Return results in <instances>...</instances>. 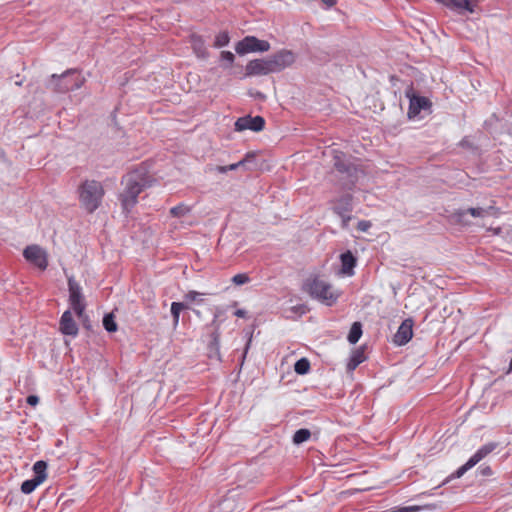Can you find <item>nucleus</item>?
<instances>
[{"label": "nucleus", "mask_w": 512, "mask_h": 512, "mask_svg": "<svg viewBox=\"0 0 512 512\" xmlns=\"http://www.w3.org/2000/svg\"><path fill=\"white\" fill-rule=\"evenodd\" d=\"M151 182L152 180L146 168L142 166L132 170L123 177L122 184L124 189L120 194V201L126 212H129L135 206L138 195L144 188L151 186Z\"/></svg>", "instance_id": "obj_1"}, {"label": "nucleus", "mask_w": 512, "mask_h": 512, "mask_svg": "<svg viewBox=\"0 0 512 512\" xmlns=\"http://www.w3.org/2000/svg\"><path fill=\"white\" fill-rule=\"evenodd\" d=\"M303 290L308 293L311 298L327 306L335 304L340 296V293L334 289L330 283L319 277L306 279L303 284Z\"/></svg>", "instance_id": "obj_2"}, {"label": "nucleus", "mask_w": 512, "mask_h": 512, "mask_svg": "<svg viewBox=\"0 0 512 512\" xmlns=\"http://www.w3.org/2000/svg\"><path fill=\"white\" fill-rule=\"evenodd\" d=\"M78 194L81 207L93 213L101 205L105 191L99 181L85 180L79 186Z\"/></svg>", "instance_id": "obj_3"}, {"label": "nucleus", "mask_w": 512, "mask_h": 512, "mask_svg": "<svg viewBox=\"0 0 512 512\" xmlns=\"http://www.w3.org/2000/svg\"><path fill=\"white\" fill-rule=\"evenodd\" d=\"M84 83V78L75 70H67L61 75L53 74L46 87L56 93H67L70 90L79 89Z\"/></svg>", "instance_id": "obj_4"}, {"label": "nucleus", "mask_w": 512, "mask_h": 512, "mask_svg": "<svg viewBox=\"0 0 512 512\" xmlns=\"http://www.w3.org/2000/svg\"><path fill=\"white\" fill-rule=\"evenodd\" d=\"M498 446L499 444L497 442H489L481 446L464 465L451 475V478L462 477L468 470L491 454Z\"/></svg>", "instance_id": "obj_5"}, {"label": "nucleus", "mask_w": 512, "mask_h": 512, "mask_svg": "<svg viewBox=\"0 0 512 512\" xmlns=\"http://www.w3.org/2000/svg\"><path fill=\"white\" fill-rule=\"evenodd\" d=\"M333 166L335 169L347 175V179L350 185H354L358 180L359 175L362 174V171L359 170L356 166L351 164L345 157V154L342 152H336L333 156Z\"/></svg>", "instance_id": "obj_6"}, {"label": "nucleus", "mask_w": 512, "mask_h": 512, "mask_svg": "<svg viewBox=\"0 0 512 512\" xmlns=\"http://www.w3.org/2000/svg\"><path fill=\"white\" fill-rule=\"evenodd\" d=\"M270 49L268 41L260 40L254 36H246L236 44L235 51L239 55H245L250 52H266Z\"/></svg>", "instance_id": "obj_7"}, {"label": "nucleus", "mask_w": 512, "mask_h": 512, "mask_svg": "<svg viewBox=\"0 0 512 512\" xmlns=\"http://www.w3.org/2000/svg\"><path fill=\"white\" fill-rule=\"evenodd\" d=\"M68 288H69V301L71 304L72 309L75 311L77 316L79 318L82 317L84 310H85V304L83 300V295L81 292V287L77 282H75L73 279L68 280Z\"/></svg>", "instance_id": "obj_8"}, {"label": "nucleus", "mask_w": 512, "mask_h": 512, "mask_svg": "<svg viewBox=\"0 0 512 512\" xmlns=\"http://www.w3.org/2000/svg\"><path fill=\"white\" fill-rule=\"evenodd\" d=\"M268 59L272 73H277L291 66L295 62V55L289 50H281Z\"/></svg>", "instance_id": "obj_9"}, {"label": "nucleus", "mask_w": 512, "mask_h": 512, "mask_svg": "<svg viewBox=\"0 0 512 512\" xmlns=\"http://www.w3.org/2000/svg\"><path fill=\"white\" fill-rule=\"evenodd\" d=\"M23 255L25 259L41 270H45L48 266L47 256L43 249L37 245H30L24 249Z\"/></svg>", "instance_id": "obj_10"}, {"label": "nucleus", "mask_w": 512, "mask_h": 512, "mask_svg": "<svg viewBox=\"0 0 512 512\" xmlns=\"http://www.w3.org/2000/svg\"><path fill=\"white\" fill-rule=\"evenodd\" d=\"M496 211V208L492 205L482 208H468L466 210H458L454 213L455 219L457 222L461 224H468V221L466 220L467 215H471L475 218H484L489 215H494Z\"/></svg>", "instance_id": "obj_11"}, {"label": "nucleus", "mask_w": 512, "mask_h": 512, "mask_svg": "<svg viewBox=\"0 0 512 512\" xmlns=\"http://www.w3.org/2000/svg\"><path fill=\"white\" fill-rule=\"evenodd\" d=\"M265 126V120L261 116H244L237 119L235 122V130L236 131H244V130H252L255 132H259L263 130Z\"/></svg>", "instance_id": "obj_12"}, {"label": "nucleus", "mask_w": 512, "mask_h": 512, "mask_svg": "<svg viewBox=\"0 0 512 512\" xmlns=\"http://www.w3.org/2000/svg\"><path fill=\"white\" fill-rule=\"evenodd\" d=\"M269 59H255L246 65V76H260L272 73Z\"/></svg>", "instance_id": "obj_13"}, {"label": "nucleus", "mask_w": 512, "mask_h": 512, "mask_svg": "<svg viewBox=\"0 0 512 512\" xmlns=\"http://www.w3.org/2000/svg\"><path fill=\"white\" fill-rule=\"evenodd\" d=\"M413 336V320L405 319L399 326L393 341L395 344L402 346L407 344Z\"/></svg>", "instance_id": "obj_14"}, {"label": "nucleus", "mask_w": 512, "mask_h": 512, "mask_svg": "<svg viewBox=\"0 0 512 512\" xmlns=\"http://www.w3.org/2000/svg\"><path fill=\"white\" fill-rule=\"evenodd\" d=\"M59 329L62 334L76 336L78 334V326L72 317L71 311H65L59 322Z\"/></svg>", "instance_id": "obj_15"}, {"label": "nucleus", "mask_w": 512, "mask_h": 512, "mask_svg": "<svg viewBox=\"0 0 512 512\" xmlns=\"http://www.w3.org/2000/svg\"><path fill=\"white\" fill-rule=\"evenodd\" d=\"M431 102L428 98L422 97V96H413L410 98V105L408 110V116L409 118H414L422 110H430Z\"/></svg>", "instance_id": "obj_16"}, {"label": "nucleus", "mask_w": 512, "mask_h": 512, "mask_svg": "<svg viewBox=\"0 0 512 512\" xmlns=\"http://www.w3.org/2000/svg\"><path fill=\"white\" fill-rule=\"evenodd\" d=\"M351 195H345L341 197L336 205L334 206V211L339 214L342 218L343 226L347 225V222L350 220V216H347L346 213L352 210L351 207Z\"/></svg>", "instance_id": "obj_17"}, {"label": "nucleus", "mask_w": 512, "mask_h": 512, "mask_svg": "<svg viewBox=\"0 0 512 512\" xmlns=\"http://www.w3.org/2000/svg\"><path fill=\"white\" fill-rule=\"evenodd\" d=\"M216 318H217V315H215V318L211 323V326L214 327V329L211 333L209 352H210V357L215 355L219 359L220 358V355H219L220 331H219V324H218Z\"/></svg>", "instance_id": "obj_18"}, {"label": "nucleus", "mask_w": 512, "mask_h": 512, "mask_svg": "<svg viewBox=\"0 0 512 512\" xmlns=\"http://www.w3.org/2000/svg\"><path fill=\"white\" fill-rule=\"evenodd\" d=\"M439 3L453 9L459 13L464 11L472 13L474 11L470 0H437Z\"/></svg>", "instance_id": "obj_19"}, {"label": "nucleus", "mask_w": 512, "mask_h": 512, "mask_svg": "<svg viewBox=\"0 0 512 512\" xmlns=\"http://www.w3.org/2000/svg\"><path fill=\"white\" fill-rule=\"evenodd\" d=\"M341 272L345 275L352 276L354 267L356 266V258L350 251L341 254Z\"/></svg>", "instance_id": "obj_20"}, {"label": "nucleus", "mask_w": 512, "mask_h": 512, "mask_svg": "<svg viewBox=\"0 0 512 512\" xmlns=\"http://www.w3.org/2000/svg\"><path fill=\"white\" fill-rule=\"evenodd\" d=\"M191 46L198 58H206L207 57L208 52L204 45V41L202 40V38L200 36H192Z\"/></svg>", "instance_id": "obj_21"}, {"label": "nucleus", "mask_w": 512, "mask_h": 512, "mask_svg": "<svg viewBox=\"0 0 512 512\" xmlns=\"http://www.w3.org/2000/svg\"><path fill=\"white\" fill-rule=\"evenodd\" d=\"M365 360L364 352L362 349H356L353 351L350 360L347 364V369L349 371H353L357 368L359 364H361Z\"/></svg>", "instance_id": "obj_22"}, {"label": "nucleus", "mask_w": 512, "mask_h": 512, "mask_svg": "<svg viewBox=\"0 0 512 512\" xmlns=\"http://www.w3.org/2000/svg\"><path fill=\"white\" fill-rule=\"evenodd\" d=\"M190 306L184 302H172L171 303V315L173 317V324L176 327L179 323L180 313L184 309H189Z\"/></svg>", "instance_id": "obj_23"}, {"label": "nucleus", "mask_w": 512, "mask_h": 512, "mask_svg": "<svg viewBox=\"0 0 512 512\" xmlns=\"http://www.w3.org/2000/svg\"><path fill=\"white\" fill-rule=\"evenodd\" d=\"M361 336L362 324L360 322H354L350 328L347 339L351 344H355L359 341Z\"/></svg>", "instance_id": "obj_24"}, {"label": "nucleus", "mask_w": 512, "mask_h": 512, "mask_svg": "<svg viewBox=\"0 0 512 512\" xmlns=\"http://www.w3.org/2000/svg\"><path fill=\"white\" fill-rule=\"evenodd\" d=\"M41 477H34L32 479L25 480L21 485V491L24 494L32 493L41 482Z\"/></svg>", "instance_id": "obj_25"}, {"label": "nucleus", "mask_w": 512, "mask_h": 512, "mask_svg": "<svg viewBox=\"0 0 512 512\" xmlns=\"http://www.w3.org/2000/svg\"><path fill=\"white\" fill-rule=\"evenodd\" d=\"M202 295H204V293H200V292H197L194 290L188 291L184 295V300H185L184 303H187L189 305V303L193 302V303L200 305L204 302L203 298L201 297Z\"/></svg>", "instance_id": "obj_26"}, {"label": "nucleus", "mask_w": 512, "mask_h": 512, "mask_svg": "<svg viewBox=\"0 0 512 512\" xmlns=\"http://www.w3.org/2000/svg\"><path fill=\"white\" fill-rule=\"evenodd\" d=\"M46 469H47V464L46 462L40 460V461H37L34 465H33V471L35 473V477H41V482L43 483L46 479Z\"/></svg>", "instance_id": "obj_27"}, {"label": "nucleus", "mask_w": 512, "mask_h": 512, "mask_svg": "<svg viewBox=\"0 0 512 512\" xmlns=\"http://www.w3.org/2000/svg\"><path fill=\"white\" fill-rule=\"evenodd\" d=\"M220 508L225 512H233L237 505L235 504L234 497L227 495L219 504Z\"/></svg>", "instance_id": "obj_28"}, {"label": "nucleus", "mask_w": 512, "mask_h": 512, "mask_svg": "<svg viewBox=\"0 0 512 512\" xmlns=\"http://www.w3.org/2000/svg\"><path fill=\"white\" fill-rule=\"evenodd\" d=\"M311 436V432L308 429L302 428L295 432L293 436V442L295 444H301L307 441Z\"/></svg>", "instance_id": "obj_29"}, {"label": "nucleus", "mask_w": 512, "mask_h": 512, "mask_svg": "<svg viewBox=\"0 0 512 512\" xmlns=\"http://www.w3.org/2000/svg\"><path fill=\"white\" fill-rule=\"evenodd\" d=\"M309 369L310 363L306 358L299 359L294 365V370L299 375L306 374L309 371Z\"/></svg>", "instance_id": "obj_30"}, {"label": "nucleus", "mask_w": 512, "mask_h": 512, "mask_svg": "<svg viewBox=\"0 0 512 512\" xmlns=\"http://www.w3.org/2000/svg\"><path fill=\"white\" fill-rule=\"evenodd\" d=\"M103 326L108 332L117 331V324L112 313L106 314L103 318Z\"/></svg>", "instance_id": "obj_31"}, {"label": "nucleus", "mask_w": 512, "mask_h": 512, "mask_svg": "<svg viewBox=\"0 0 512 512\" xmlns=\"http://www.w3.org/2000/svg\"><path fill=\"white\" fill-rule=\"evenodd\" d=\"M248 161V157L245 158V159H242L241 161L237 162V163H234V164H230V165H227V166H217L215 169L216 171H218L219 173H226L228 171H232V170H236L237 168H239L240 166H243L245 165V163Z\"/></svg>", "instance_id": "obj_32"}, {"label": "nucleus", "mask_w": 512, "mask_h": 512, "mask_svg": "<svg viewBox=\"0 0 512 512\" xmlns=\"http://www.w3.org/2000/svg\"><path fill=\"white\" fill-rule=\"evenodd\" d=\"M229 41H230V37H229L228 33L225 31L220 32L215 38L214 46L217 48H221V47L228 45Z\"/></svg>", "instance_id": "obj_33"}, {"label": "nucleus", "mask_w": 512, "mask_h": 512, "mask_svg": "<svg viewBox=\"0 0 512 512\" xmlns=\"http://www.w3.org/2000/svg\"><path fill=\"white\" fill-rule=\"evenodd\" d=\"M190 212V208L184 204L171 208L170 213L175 217H183Z\"/></svg>", "instance_id": "obj_34"}, {"label": "nucleus", "mask_w": 512, "mask_h": 512, "mask_svg": "<svg viewBox=\"0 0 512 512\" xmlns=\"http://www.w3.org/2000/svg\"><path fill=\"white\" fill-rule=\"evenodd\" d=\"M250 280L249 276L245 273H239V274H236L235 276H233L232 278V282L235 284V285H243V284H246L248 283Z\"/></svg>", "instance_id": "obj_35"}, {"label": "nucleus", "mask_w": 512, "mask_h": 512, "mask_svg": "<svg viewBox=\"0 0 512 512\" xmlns=\"http://www.w3.org/2000/svg\"><path fill=\"white\" fill-rule=\"evenodd\" d=\"M234 54L230 51H222L221 52V60L227 63V67L231 66L234 62Z\"/></svg>", "instance_id": "obj_36"}, {"label": "nucleus", "mask_w": 512, "mask_h": 512, "mask_svg": "<svg viewBox=\"0 0 512 512\" xmlns=\"http://www.w3.org/2000/svg\"><path fill=\"white\" fill-rule=\"evenodd\" d=\"M480 474L483 476H491L492 475V469L489 466H480L479 468Z\"/></svg>", "instance_id": "obj_37"}, {"label": "nucleus", "mask_w": 512, "mask_h": 512, "mask_svg": "<svg viewBox=\"0 0 512 512\" xmlns=\"http://www.w3.org/2000/svg\"><path fill=\"white\" fill-rule=\"evenodd\" d=\"M39 402V398L36 395H29L27 397V403L31 406L37 405Z\"/></svg>", "instance_id": "obj_38"}, {"label": "nucleus", "mask_w": 512, "mask_h": 512, "mask_svg": "<svg viewBox=\"0 0 512 512\" xmlns=\"http://www.w3.org/2000/svg\"><path fill=\"white\" fill-rule=\"evenodd\" d=\"M371 224L368 221H360L358 223V229L361 231H367Z\"/></svg>", "instance_id": "obj_39"}, {"label": "nucleus", "mask_w": 512, "mask_h": 512, "mask_svg": "<svg viewBox=\"0 0 512 512\" xmlns=\"http://www.w3.org/2000/svg\"><path fill=\"white\" fill-rule=\"evenodd\" d=\"M419 508L417 506L403 507L398 510V512H415L418 511Z\"/></svg>", "instance_id": "obj_40"}, {"label": "nucleus", "mask_w": 512, "mask_h": 512, "mask_svg": "<svg viewBox=\"0 0 512 512\" xmlns=\"http://www.w3.org/2000/svg\"><path fill=\"white\" fill-rule=\"evenodd\" d=\"M234 314H235V316H237V317L243 318V317H245V315H246V311H245V310H243V309H238V310H236V311H235V313H234Z\"/></svg>", "instance_id": "obj_41"}, {"label": "nucleus", "mask_w": 512, "mask_h": 512, "mask_svg": "<svg viewBox=\"0 0 512 512\" xmlns=\"http://www.w3.org/2000/svg\"><path fill=\"white\" fill-rule=\"evenodd\" d=\"M327 7H332L336 4V0H321Z\"/></svg>", "instance_id": "obj_42"}, {"label": "nucleus", "mask_w": 512, "mask_h": 512, "mask_svg": "<svg viewBox=\"0 0 512 512\" xmlns=\"http://www.w3.org/2000/svg\"><path fill=\"white\" fill-rule=\"evenodd\" d=\"M511 371H512V358H511L510 366H509V368H508L507 373H510Z\"/></svg>", "instance_id": "obj_43"}, {"label": "nucleus", "mask_w": 512, "mask_h": 512, "mask_svg": "<svg viewBox=\"0 0 512 512\" xmlns=\"http://www.w3.org/2000/svg\"><path fill=\"white\" fill-rule=\"evenodd\" d=\"M194 312H195L197 315H199V314H200V312H199L198 310H194Z\"/></svg>", "instance_id": "obj_44"}]
</instances>
